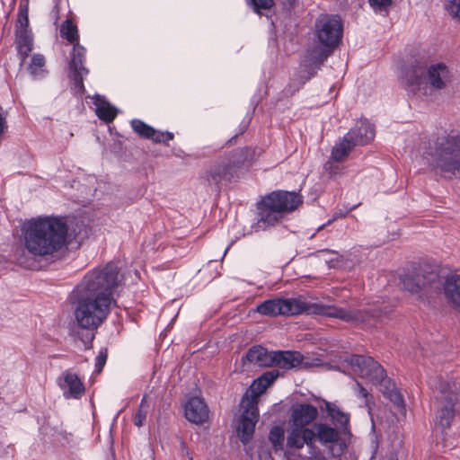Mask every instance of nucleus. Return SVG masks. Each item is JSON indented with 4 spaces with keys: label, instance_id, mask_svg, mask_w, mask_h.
Wrapping results in <instances>:
<instances>
[{
    "label": "nucleus",
    "instance_id": "1",
    "mask_svg": "<svg viewBox=\"0 0 460 460\" xmlns=\"http://www.w3.org/2000/svg\"><path fill=\"white\" fill-rule=\"evenodd\" d=\"M119 268L114 262L85 275L72 291L75 317L84 329H96L106 319L119 287Z\"/></svg>",
    "mask_w": 460,
    "mask_h": 460
},
{
    "label": "nucleus",
    "instance_id": "2",
    "mask_svg": "<svg viewBox=\"0 0 460 460\" xmlns=\"http://www.w3.org/2000/svg\"><path fill=\"white\" fill-rule=\"evenodd\" d=\"M343 27L338 15H321L315 22V36L319 47L309 50L288 84V92L298 91L309 79L315 75L321 65L326 60L341 40Z\"/></svg>",
    "mask_w": 460,
    "mask_h": 460
},
{
    "label": "nucleus",
    "instance_id": "3",
    "mask_svg": "<svg viewBox=\"0 0 460 460\" xmlns=\"http://www.w3.org/2000/svg\"><path fill=\"white\" fill-rule=\"evenodd\" d=\"M256 312L262 315H296L300 314H315L327 317L337 318L346 323L361 324H369V317H380L381 310L376 309L370 314L369 312L362 313L358 310H349L342 307H337L332 305H323L321 303H307L299 298H275L266 300L256 307Z\"/></svg>",
    "mask_w": 460,
    "mask_h": 460
},
{
    "label": "nucleus",
    "instance_id": "4",
    "mask_svg": "<svg viewBox=\"0 0 460 460\" xmlns=\"http://www.w3.org/2000/svg\"><path fill=\"white\" fill-rule=\"evenodd\" d=\"M67 226L57 217H38L22 228L24 247L33 256H47L59 251L66 243Z\"/></svg>",
    "mask_w": 460,
    "mask_h": 460
},
{
    "label": "nucleus",
    "instance_id": "5",
    "mask_svg": "<svg viewBox=\"0 0 460 460\" xmlns=\"http://www.w3.org/2000/svg\"><path fill=\"white\" fill-rule=\"evenodd\" d=\"M452 71L444 63L416 65L402 71L400 82L413 95L435 101L452 81Z\"/></svg>",
    "mask_w": 460,
    "mask_h": 460
},
{
    "label": "nucleus",
    "instance_id": "6",
    "mask_svg": "<svg viewBox=\"0 0 460 460\" xmlns=\"http://www.w3.org/2000/svg\"><path fill=\"white\" fill-rule=\"evenodd\" d=\"M422 158L436 170L452 175L460 174V137L443 132L432 135L420 146Z\"/></svg>",
    "mask_w": 460,
    "mask_h": 460
},
{
    "label": "nucleus",
    "instance_id": "7",
    "mask_svg": "<svg viewBox=\"0 0 460 460\" xmlns=\"http://www.w3.org/2000/svg\"><path fill=\"white\" fill-rule=\"evenodd\" d=\"M279 371L272 369L263 373L250 385L241 401L243 411L239 418L237 433L243 444L252 439L255 425L259 420L258 399L261 394L279 377Z\"/></svg>",
    "mask_w": 460,
    "mask_h": 460
},
{
    "label": "nucleus",
    "instance_id": "8",
    "mask_svg": "<svg viewBox=\"0 0 460 460\" xmlns=\"http://www.w3.org/2000/svg\"><path fill=\"white\" fill-rule=\"evenodd\" d=\"M279 371L272 369L263 373L250 385L241 401L243 411L239 418L237 433L243 444L252 439L255 425L259 420L258 399L261 394L279 377Z\"/></svg>",
    "mask_w": 460,
    "mask_h": 460
},
{
    "label": "nucleus",
    "instance_id": "9",
    "mask_svg": "<svg viewBox=\"0 0 460 460\" xmlns=\"http://www.w3.org/2000/svg\"><path fill=\"white\" fill-rule=\"evenodd\" d=\"M301 203L302 198L296 192L273 191L258 202V218L252 227L255 231H264L279 224L287 213L296 209Z\"/></svg>",
    "mask_w": 460,
    "mask_h": 460
},
{
    "label": "nucleus",
    "instance_id": "10",
    "mask_svg": "<svg viewBox=\"0 0 460 460\" xmlns=\"http://www.w3.org/2000/svg\"><path fill=\"white\" fill-rule=\"evenodd\" d=\"M318 416L316 407L308 403H300L292 408L288 419L286 444L305 442L313 437V426H310Z\"/></svg>",
    "mask_w": 460,
    "mask_h": 460
},
{
    "label": "nucleus",
    "instance_id": "11",
    "mask_svg": "<svg viewBox=\"0 0 460 460\" xmlns=\"http://www.w3.org/2000/svg\"><path fill=\"white\" fill-rule=\"evenodd\" d=\"M431 387L438 391L436 400L438 402L437 425L442 429V432L447 429L455 417V405L457 402V386L454 383L452 385L446 382H429Z\"/></svg>",
    "mask_w": 460,
    "mask_h": 460
},
{
    "label": "nucleus",
    "instance_id": "12",
    "mask_svg": "<svg viewBox=\"0 0 460 460\" xmlns=\"http://www.w3.org/2000/svg\"><path fill=\"white\" fill-rule=\"evenodd\" d=\"M252 158L249 147L235 149L230 154L220 157L209 170L207 180L210 185H217L223 181H229L236 167Z\"/></svg>",
    "mask_w": 460,
    "mask_h": 460
},
{
    "label": "nucleus",
    "instance_id": "13",
    "mask_svg": "<svg viewBox=\"0 0 460 460\" xmlns=\"http://www.w3.org/2000/svg\"><path fill=\"white\" fill-rule=\"evenodd\" d=\"M345 361L351 366L355 373L375 385L387 382L385 369L371 357L351 355L347 357Z\"/></svg>",
    "mask_w": 460,
    "mask_h": 460
},
{
    "label": "nucleus",
    "instance_id": "14",
    "mask_svg": "<svg viewBox=\"0 0 460 460\" xmlns=\"http://www.w3.org/2000/svg\"><path fill=\"white\" fill-rule=\"evenodd\" d=\"M285 458L287 460H328L324 451L316 443H313L312 438L298 444H286Z\"/></svg>",
    "mask_w": 460,
    "mask_h": 460
},
{
    "label": "nucleus",
    "instance_id": "15",
    "mask_svg": "<svg viewBox=\"0 0 460 460\" xmlns=\"http://www.w3.org/2000/svg\"><path fill=\"white\" fill-rule=\"evenodd\" d=\"M58 385L66 399H80L84 394V385L76 374L65 371L58 378Z\"/></svg>",
    "mask_w": 460,
    "mask_h": 460
},
{
    "label": "nucleus",
    "instance_id": "16",
    "mask_svg": "<svg viewBox=\"0 0 460 460\" xmlns=\"http://www.w3.org/2000/svg\"><path fill=\"white\" fill-rule=\"evenodd\" d=\"M208 408L200 397H190L184 404L185 417L192 423L203 424L208 420Z\"/></svg>",
    "mask_w": 460,
    "mask_h": 460
},
{
    "label": "nucleus",
    "instance_id": "17",
    "mask_svg": "<svg viewBox=\"0 0 460 460\" xmlns=\"http://www.w3.org/2000/svg\"><path fill=\"white\" fill-rule=\"evenodd\" d=\"M131 128L139 137L151 139L155 143L167 144L173 138V134L169 131H157L141 119H134L130 121Z\"/></svg>",
    "mask_w": 460,
    "mask_h": 460
},
{
    "label": "nucleus",
    "instance_id": "18",
    "mask_svg": "<svg viewBox=\"0 0 460 460\" xmlns=\"http://www.w3.org/2000/svg\"><path fill=\"white\" fill-rule=\"evenodd\" d=\"M347 134H350V141L356 146H364L371 142L375 137L374 126L366 119L358 121L353 128Z\"/></svg>",
    "mask_w": 460,
    "mask_h": 460
},
{
    "label": "nucleus",
    "instance_id": "19",
    "mask_svg": "<svg viewBox=\"0 0 460 460\" xmlns=\"http://www.w3.org/2000/svg\"><path fill=\"white\" fill-rule=\"evenodd\" d=\"M312 431L314 433L312 437L313 443L318 440L323 446L331 447L337 443L340 438L339 431L323 422L314 423Z\"/></svg>",
    "mask_w": 460,
    "mask_h": 460
},
{
    "label": "nucleus",
    "instance_id": "20",
    "mask_svg": "<svg viewBox=\"0 0 460 460\" xmlns=\"http://www.w3.org/2000/svg\"><path fill=\"white\" fill-rule=\"evenodd\" d=\"M273 366L282 369H291L297 367L303 359L302 355L297 351H274Z\"/></svg>",
    "mask_w": 460,
    "mask_h": 460
},
{
    "label": "nucleus",
    "instance_id": "21",
    "mask_svg": "<svg viewBox=\"0 0 460 460\" xmlns=\"http://www.w3.org/2000/svg\"><path fill=\"white\" fill-rule=\"evenodd\" d=\"M273 352L262 346H253L246 354V360L258 367L273 366Z\"/></svg>",
    "mask_w": 460,
    "mask_h": 460
},
{
    "label": "nucleus",
    "instance_id": "22",
    "mask_svg": "<svg viewBox=\"0 0 460 460\" xmlns=\"http://www.w3.org/2000/svg\"><path fill=\"white\" fill-rule=\"evenodd\" d=\"M16 45L21 63H24L33 49V37L31 30H16Z\"/></svg>",
    "mask_w": 460,
    "mask_h": 460
},
{
    "label": "nucleus",
    "instance_id": "23",
    "mask_svg": "<svg viewBox=\"0 0 460 460\" xmlns=\"http://www.w3.org/2000/svg\"><path fill=\"white\" fill-rule=\"evenodd\" d=\"M93 104L95 106V113L101 120L109 123L116 118L118 110L107 102L104 97L95 95L93 97Z\"/></svg>",
    "mask_w": 460,
    "mask_h": 460
},
{
    "label": "nucleus",
    "instance_id": "24",
    "mask_svg": "<svg viewBox=\"0 0 460 460\" xmlns=\"http://www.w3.org/2000/svg\"><path fill=\"white\" fill-rule=\"evenodd\" d=\"M438 277L435 273H429L427 277L420 279V275H416L413 278H408L403 280L404 288L411 293H417L426 288H433L435 282Z\"/></svg>",
    "mask_w": 460,
    "mask_h": 460
},
{
    "label": "nucleus",
    "instance_id": "25",
    "mask_svg": "<svg viewBox=\"0 0 460 460\" xmlns=\"http://www.w3.org/2000/svg\"><path fill=\"white\" fill-rule=\"evenodd\" d=\"M443 288L447 301L454 306L460 307V274L447 278Z\"/></svg>",
    "mask_w": 460,
    "mask_h": 460
},
{
    "label": "nucleus",
    "instance_id": "26",
    "mask_svg": "<svg viewBox=\"0 0 460 460\" xmlns=\"http://www.w3.org/2000/svg\"><path fill=\"white\" fill-rule=\"evenodd\" d=\"M85 55V48L78 42L75 43L69 62V71H81L84 72V75H88L89 70L84 66L86 60Z\"/></svg>",
    "mask_w": 460,
    "mask_h": 460
},
{
    "label": "nucleus",
    "instance_id": "27",
    "mask_svg": "<svg viewBox=\"0 0 460 460\" xmlns=\"http://www.w3.org/2000/svg\"><path fill=\"white\" fill-rule=\"evenodd\" d=\"M350 134H346L343 138L332 147L331 158L333 161H343L355 147L353 143L350 141Z\"/></svg>",
    "mask_w": 460,
    "mask_h": 460
},
{
    "label": "nucleus",
    "instance_id": "28",
    "mask_svg": "<svg viewBox=\"0 0 460 460\" xmlns=\"http://www.w3.org/2000/svg\"><path fill=\"white\" fill-rule=\"evenodd\" d=\"M46 60L43 55L36 53L31 58L27 69L33 79H42L47 75Z\"/></svg>",
    "mask_w": 460,
    "mask_h": 460
},
{
    "label": "nucleus",
    "instance_id": "29",
    "mask_svg": "<svg viewBox=\"0 0 460 460\" xmlns=\"http://www.w3.org/2000/svg\"><path fill=\"white\" fill-rule=\"evenodd\" d=\"M325 409L332 420L341 428H345L349 424V416L348 413L343 412L336 404L324 402Z\"/></svg>",
    "mask_w": 460,
    "mask_h": 460
},
{
    "label": "nucleus",
    "instance_id": "30",
    "mask_svg": "<svg viewBox=\"0 0 460 460\" xmlns=\"http://www.w3.org/2000/svg\"><path fill=\"white\" fill-rule=\"evenodd\" d=\"M269 440L276 452L280 451L285 455V430L282 427H272L269 433Z\"/></svg>",
    "mask_w": 460,
    "mask_h": 460
},
{
    "label": "nucleus",
    "instance_id": "31",
    "mask_svg": "<svg viewBox=\"0 0 460 460\" xmlns=\"http://www.w3.org/2000/svg\"><path fill=\"white\" fill-rule=\"evenodd\" d=\"M319 257L324 261L328 268H338L341 265L343 256L333 250H322L318 252Z\"/></svg>",
    "mask_w": 460,
    "mask_h": 460
},
{
    "label": "nucleus",
    "instance_id": "32",
    "mask_svg": "<svg viewBox=\"0 0 460 460\" xmlns=\"http://www.w3.org/2000/svg\"><path fill=\"white\" fill-rule=\"evenodd\" d=\"M60 35L70 43H76L78 40L77 28L69 20H66L60 27Z\"/></svg>",
    "mask_w": 460,
    "mask_h": 460
},
{
    "label": "nucleus",
    "instance_id": "33",
    "mask_svg": "<svg viewBox=\"0 0 460 460\" xmlns=\"http://www.w3.org/2000/svg\"><path fill=\"white\" fill-rule=\"evenodd\" d=\"M87 75H84V72L81 71H69L68 76L70 80L73 82L72 90L75 94H83L84 92V77Z\"/></svg>",
    "mask_w": 460,
    "mask_h": 460
},
{
    "label": "nucleus",
    "instance_id": "34",
    "mask_svg": "<svg viewBox=\"0 0 460 460\" xmlns=\"http://www.w3.org/2000/svg\"><path fill=\"white\" fill-rule=\"evenodd\" d=\"M148 408H149V405L146 402V397L144 396L142 401H141L139 409L137 411V413L135 415V418H134V424L137 427L143 426V424H144V422L146 420V418Z\"/></svg>",
    "mask_w": 460,
    "mask_h": 460
},
{
    "label": "nucleus",
    "instance_id": "35",
    "mask_svg": "<svg viewBox=\"0 0 460 460\" xmlns=\"http://www.w3.org/2000/svg\"><path fill=\"white\" fill-rule=\"evenodd\" d=\"M384 394L389 398V400L397 407L404 408V402L400 392L395 389L394 386L390 389L388 386H385V391Z\"/></svg>",
    "mask_w": 460,
    "mask_h": 460
},
{
    "label": "nucleus",
    "instance_id": "36",
    "mask_svg": "<svg viewBox=\"0 0 460 460\" xmlns=\"http://www.w3.org/2000/svg\"><path fill=\"white\" fill-rule=\"evenodd\" d=\"M247 3L255 13H261V10H267L272 6L273 0H248Z\"/></svg>",
    "mask_w": 460,
    "mask_h": 460
},
{
    "label": "nucleus",
    "instance_id": "37",
    "mask_svg": "<svg viewBox=\"0 0 460 460\" xmlns=\"http://www.w3.org/2000/svg\"><path fill=\"white\" fill-rule=\"evenodd\" d=\"M354 393L359 398L365 399V405L369 408V403L371 401V395L368 394L367 389L362 386V385L358 382H356L353 386Z\"/></svg>",
    "mask_w": 460,
    "mask_h": 460
},
{
    "label": "nucleus",
    "instance_id": "38",
    "mask_svg": "<svg viewBox=\"0 0 460 460\" xmlns=\"http://www.w3.org/2000/svg\"><path fill=\"white\" fill-rule=\"evenodd\" d=\"M368 3L375 12H382L387 10L392 0H368Z\"/></svg>",
    "mask_w": 460,
    "mask_h": 460
},
{
    "label": "nucleus",
    "instance_id": "39",
    "mask_svg": "<svg viewBox=\"0 0 460 460\" xmlns=\"http://www.w3.org/2000/svg\"><path fill=\"white\" fill-rule=\"evenodd\" d=\"M448 13L460 22V0H451L446 5Z\"/></svg>",
    "mask_w": 460,
    "mask_h": 460
},
{
    "label": "nucleus",
    "instance_id": "40",
    "mask_svg": "<svg viewBox=\"0 0 460 460\" xmlns=\"http://www.w3.org/2000/svg\"><path fill=\"white\" fill-rule=\"evenodd\" d=\"M107 360V349H101L99 354L97 355L95 358V371L100 373Z\"/></svg>",
    "mask_w": 460,
    "mask_h": 460
},
{
    "label": "nucleus",
    "instance_id": "41",
    "mask_svg": "<svg viewBox=\"0 0 460 460\" xmlns=\"http://www.w3.org/2000/svg\"><path fill=\"white\" fill-rule=\"evenodd\" d=\"M29 18L27 11L20 10L16 30H29Z\"/></svg>",
    "mask_w": 460,
    "mask_h": 460
},
{
    "label": "nucleus",
    "instance_id": "42",
    "mask_svg": "<svg viewBox=\"0 0 460 460\" xmlns=\"http://www.w3.org/2000/svg\"><path fill=\"white\" fill-rule=\"evenodd\" d=\"M16 261L19 265L24 268H31L32 265L31 260L25 255L24 251H22L21 253H17Z\"/></svg>",
    "mask_w": 460,
    "mask_h": 460
},
{
    "label": "nucleus",
    "instance_id": "43",
    "mask_svg": "<svg viewBox=\"0 0 460 460\" xmlns=\"http://www.w3.org/2000/svg\"><path fill=\"white\" fill-rule=\"evenodd\" d=\"M324 169H325V171L329 172V173H330L332 176H335V175H337V174H338L339 166H338V165L333 164L331 161H328V162L324 164Z\"/></svg>",
    "mask_w": 460,
    "mask_h": 460
},
{
    "label": "nucleus",
    "instance_id": "44",
    "mask_svg": "<svg viewBox=\"0 0 460 460\" xmlns=\"http://www.w3.org/2000/svg\"><path fill=\"white\" fill-rule=\"evenodd\" d=\"M281 4L287 8H293L297 4L298 0H280Z\"/></svg>",
    "mask_w": 460,
    "mask_h": 460
},
{
    "label": "nucleus",
    "instance_id": "45",
    "mask_svg": "<svg viewBox=\"0 0 460 460\" xmlns=\"http://www.w3.org/2000/svg\"><path fill=\"white\" fill-rule=\"evenodd\" d=\"M259 459L260 460H273L272 457H271L270 453L268 452V451H261L259 454Z\"/></svg>",
    "mask_w": 460,
    "mask_h": 460
},
{
    "label": "nucleus",
    "instance_id": "46",
    "mask_svg": "<svg viewBox=\"0 0 460 460\" xmlns=\"http://www.w3.org/2000/svg\"><path fill=\"white\" fill-rule=\"evenodd\" d=\"M336 218H337V216H334V217H333V218H332V219L328 220V222H327L326 224H323V225L320 226L317 228V230L319 231V230L323 229L325 226L330 225V224H331L333 220H335Z\"/></svg>",
    "mask_w": 460,
    "mask_h": 460
},
{
    "label": "nucleus",
    "instance_id": "47",
    "mask_svg": "<svg viewBox=\"0 0 460 460\" xmlns=\"http://www.w3.org/2000/svg\"><path fill=\"white\" fill-rule=\"evenodd\" d=\"M390 460H396V456H394V455H393V456H391Z\"/></svg>",
    "mask_w": 460,
    "mask_h": 460
},
{
    "label": "nucleus",
    "instance_id": "48",
    "mask_svg": "<svg viewBox=\"0 0 460 460\" xmlns=\"http://www.w3.org/2000/svg\"><path fill=\"white\" fill-rule=\"evenodd\" d=\"M228 248H226L225 251H224V256L226 255V252H227Z\"/></svg>",
    "mask_w": 460,
    "mask_h": 460
},
{
    "label": "nucleus",
    "instance_id": "49",
    "mask_svg": "<svg viewBox=\"0 0 460 460\" xmlns=\"http://www.w3.org/2000/svg\"><path fill=\"white\" fill-rule=\"evenodd\" d=\"M190 460H193L192 457H190Z\"/></svg>",
    "mask_w": 460,
    "mask_h": 460
}]
</instances>
